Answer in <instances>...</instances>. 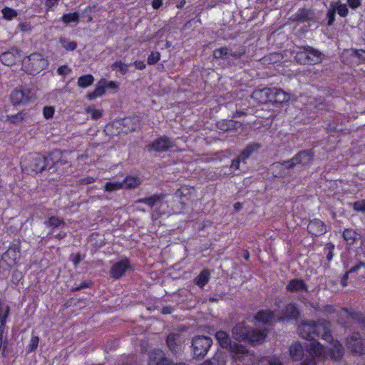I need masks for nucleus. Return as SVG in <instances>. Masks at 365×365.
<instances>
[{
	"label": "nucleus",
	"mask_w": 365,
	"mask_h": 365,
	"mask_svg": "<svg viewBox=\"0 0 365 365\" xmlns=\"http://www.w3.org/2000/svg\"><path fill=\"white\" fill-rule=\"evenodd\" d=\"M336 11L341 17H346L349 14V9L345 4H341L339 1L334 3Z\"/></svg>",
	"instance_id": "obj_43"
},
{
	"label": "nucleus",
	"mask_w": 365,
	"mask_h": 365,
	"mask_svg": "<svg viewBox=\"0 0 365 365\" xmlns=\"http://www.w3.org/2000/svg\"><path fill=\"white\" fill-rule=\"evenodd\" d=\"M178 335L177 334H169L166 338V344L170 350L177 353L179 350V344H178Z\"/></svg>",
	"instance_id": "obj_30"
},
{
	"label": "nucleus",
	"mask_w": 365,
	"mask_h": 365,
	"mask_svg": "<svg viewBox=\"0 0 365 365\" xmlns=\"http://www.w3.org/2000/svg\"><path fill=\"white\" fill-rule=\"evenodd\" d=\"M82 259L83 257L79 252L76 254H71L70 255V260L72 262L75 267H77Z\"/></svg>",
	"instance_id": "obj_59"
},
{
	"label": "nucleus",
	"mask_w": 365,
	"mask_h": 365,
	"mask_svg": "<svg viewBox=\"0 0 365 365\" xmlns=\"http://www.w3.org/2000/svg\"><path fill=\"white\" fill-rule=\"evenodd\" d=\"M346 345L348 349L355 355L365 354V339L358 332L354 333L346 339Z\"/></svg>",
	"instance_id": "obj_7"
},
{
	"label": "nucleus",
	"mask_w": 365,
	"mask_h": 365,
	"mask_svg": "<svg viewBox=\"0 0 365 365\" xmlns=\"http://www.w3.org/2000/svg\"><path fill=\"white\" fill-rule=\"evenodd\" d=\"M314 153L312 149L303 150L295 154L291 159L284 160L282 165L287 169H292L297 165L309 168L314 160Z\"/></svg>",
	"instance_id": "obj_3"
},
{
	"label": "nucleus",
	"mask_w": 365,
	"mask_h": 365,
	"mask_svg": "<svg viewBox=\"0 0 365 365\" xmlns=\"http://www.w3.org/2000/svg\"><path fill=\"white\" fill-rule=\"evenodd\" d=\"M160 59V53L158 51H152L148 57V64L155 65Z\"/></svg>",
	"instance_id": "obj_51"
},
{
	"label": "nucleus",
	"mask_w": 365,
	"mask_h": 365,
	"mask_svg": "<svg viewBox=\"0 0 365 365\" xmlns=\"http://www.w3.org/2000/svg\"><path fill=\"white\" fill-rule=\"evenodd\" d=\"M38 341H39L38 336H33L30 341V343L29 344V345L27 346V352L30 353V352L34 351L35 349H36L38 344Z\"/></svg>",
	"instance_id": "obj_54"
},
{
	"label": "nucleus",
	"mask_w": 365,
	"mask_h": 365,
	"mask_svg": "<svg viewBox=\"0 0 365 365\" xmlns=\"http://www.w3.org/2000/svg\"><path fill=\"white\" fill-rule=\"evenodd\" d=\"M365 268V262H359L356 265L353 266L350 268V269L348 271L350 274L351 273H357L358 271L361 269Z\"/></svg>",
	"instance_id": "obj_63"
},
{
	"label": "nucleus",
	"mask_w": 365,
	"mask_h": 365,
	"mask_svg": "<svg viewBox=\"0 0 365 365\" xmlns=\"http://www.w3.org/2000/svg\"><path fill=\"white\" fill-rule=\"evenodd\" d=\"M233 124L234 121L232 120H223L217 123V127L222 131H227L230 129Z\"/></svg>",
	"instance_id": "obj_49"
},
{
	"label": "nucleus",
	"mask_w": 365,
	"mask_h": 365,
	"mask_svg": "<svg viewBox=\"0 0 365 365\" xmlns=\"http://www.w3.org/2000/svg\"><path fill=\"white\" fill-rule=\"evenodd\" d=\"M122 182L123 183V188L125 189H134L140 185V178L133 175L126 176Z\"/></svg>",
	"instance_id": "obj_29"
},
{
	"label": "nucleus",
	"mask_w": 365,
	"mask_h": 365,
	"mask_svg": "<svg viewBox=\"0 0 365 365\" xmlns=\"http://www.w3.org/2000/svg\"><path fill=\"white\" fill-rule=\"evenodd\" d=\"M359 234L352 228H346L342 232V237L348 247H351L356 243L359 239Z\"/></svg>",
	"instance_id": "obj_23"
},
{
	"label": "nucleus",
	"mask_w": 365,
	"mask_h": 365,
	"mask_svg": "<svg viewBox=\"0 0 365 365\" xmlns=\"http://www.w3.org/2000/svg\"><path fill=\"white\" fill-rule=\"evenodd\" d=\"M353 209L357 212H365V200H362L354 202Z\"/></svg>",
	"instance_id": "obj_57"
},
{
	"label": "nucleus",
	"mask_w": 365,
	"mask_h": 365,
	"mask_svg": "<svg viewBox=\"0 0 365 365\" xmlns=\"http://www.w3.org/2000/svg\"><path fill=\"white\" fill-rule=\"evenodd\" d=\"M336 16V8L334 6V3L331 4V8H329L327 13V26H331L335 21Z\"/></svg>",
	"instance_id": "obj_46"
},
{
	"label": "nucleus",
	"mask_w": 365,
	"mask_h": 365,
	"mask_svg": "<svg viewBox=\"0 0 365 365\" xmlns=\"http://www.w3.org/2000/svg\"><path fill=\"white\" fill-rule=\"evenodd\" d=\"M7 119L11 123H16L19 121H21L23 120V115L21 112H19L17 114L15 115H7Z\"/></svg>",
	"instance_id": "obj_61"
},
{
	"label": "nucleus",
	"mask_w": 365,
	"mask_h": 365,
	"mask_svg": "<svg viewBox=\"0 0 365 365\" xmlns=\"http://www.w3.org/2000/svg\"><path fill=\"white\" fill-rule=\"evenodd\" d=\"M9 307L0 302V331L3 332L6 323V319L9 314Z\"/></svg>",
	"instance_id": "obj_28"
},
{
	"label": "nucleus",
	"mask_w": 365,
	"mask_h": 365,
	"mask_svg": "<svg viewBox=\"0 0 365 365\" xmlns=\"http://www.w3.org/2000/svg\"><path fill=\"white\" fill-rule=\"evenodd\" d=\"M334 245L331 242H328L325 245L324 248V252L327 254V260L328 262H331L334 257Z\"/></svg>",
	"instance_id": "obj_47"
},
{
	"label": "nucleus",
	"mask_w": 365,
	"mask_h": 365,
	"mask_svg": "<svg viewBox=\"0 0 365 365\" xmlns=\"http://www.w3.org/2000/svg\"><path fill=\"white\" fill-rule=\"evenodd\" d=\"M229 53L230 48L227 46L221 47L213 51V58L216 59H225Z\"/></svg>",
	"instance_id": "obj_42"
},
{
	"label": "nucleus",
	"mask_w": 365,
	"mask_h": 365,
	"mask_svg": "<svg viewBox=\"0 0 365 365\" xmlns=\"http://www.w3.org/2000/svg\"><path fill=\"white\" fill-rule=\"evenodd\" d=\"M307 231L312 236H322L327 232V226L321 220L314 218L309 221Z\"/></svg>",
	"instance_id": "obj_14"
},
{
	"label": "nucleus",
	"mask_w": 365,
	"mask_h": 365,
	"mask_svg": "<svg viewBox=\"0 0 365 365\" xmlns=\"http://www.w3.org/2000/svg\"><path fill=\"white\" fill-rule=\"evenodd\" d=\"M304 349L299 342L292 344L289 346V355L293 361H300L303 356Z\"/></svg>",
	"instance_id": "obj_26"
},
{
	"label": "nucleus",
	"mask_w": 365,
	"mask_h": 365,
	"mask_svg": "<svg viewBox=\"0 0 365 365\" xmlns=\"http://www.w3.org/2000/svg\"><path fill=\"white\" fill-rule=\"evenodd\" d=\"M251 327L247 325L245 322L236 324L232 330L234 338L239 341L245 342Z\"/></svg>",
	"instance_id": "obj_15"
},
{
	"label": "nucleus",
	"mask_w": 365,
	"mask_h": 365,
	"mask_svg": "<svg viewBox=\"0 0 365 365\" xmlns=\"http://www.w3.org/2000/svg\"><path fill=\"white\" fill-rule=\"evenodd\" d=\"M27 166L24 168L27 172L31 171L36 174L41 173L46 169H50L52 165L49 163V159L44 155L35 153L29 155Z\"/></svg>",
	"instance_id": "obj_5"
},
{
	"label": "nucleus",
	"mask_w": 365,
	"mask_h": 365,
	"mask_svg": "<svg viewBox=\"0 0 365 365\" xmlns=\"http://www.w3.org/2000/svg\"><path fill=\"white\" fill-rule=\"evenodd\" d=\"M23 279V272L19 269H15L13 271L11 276V282L13 284L18 286L20 284H23L21 280Z\"/></svg>",
	"instance_id": "obj_48"
},
{
	"label": "nucleus",
	"mask_w": 365,
	"mask_h": 365,
	"mask_svg": "<svg viewBox=\"0 0 365 365\" xmlns=\"http://www.w3.org/2000/svg\"><path fill=\"white\" fill-rule=\"evenodd\" d=\"M189 192V188L186 186L181 187L175 191V197L180 199L182 203H184L185 200H188L187 195Z\"/></svg>",
	"instance_id": "obj_45"
},
{
	"label": "nucleus",
	"mask_w": 365,
	"mask_h": 365,
	"mask_svg": "<svg viewBox=\"0 0 365 365\" xmlns=\"http://www.w3.org/2000/svg\"><path fill=\"white\" fill-rule=\"evenodd\" d=\"M301 365H317V361L314 356L307 357L301 364Z\"/></svg>",
	"instance_id": "obj_64"
},
{
	"label": "nucleus",
	"mask_w": 365,
	"mask_h": 365,
	"mask_svg": "<svg viewBox=\"0 0 365 365\" xmlns=\"http://www.w3.org/2000/svg\"><path fill=\"white\" fill-rule=\"evenodd\" d=\"M230 351L234 354H246L248 353V349L240 344L233 343L231 344V346L228 348Z\"/></svg>",
	"instance_id": "obj_39"
},
{
	"label": "nucleus",
	"mask_w": 365,
	"mask_h": 365,
	"mask_svg": "<svg viewBox=\"0 0 365 365\" xmlns=\"http://www.w3.org/2000/svg\"><path fill=\"white\" fill-rule=\"evenodd\" d=\"M286 290L291 293L307 292L308 286L302 279H292L289 280L286 286Z\"/></svg>",
	"instance_id": "obj_16"
},
{
	"label": "nucleus",
	"mask_w": 365,
	"mask_h": 365,
	"mask_svg": "<svg viewBox=\"0 0 365 365\" xmlns=\"http://www.w3.org/2000/svg\"><path fill=\"white\" fill-rule=\"evenodd\" d=\"M210 272L207 269H203L194 279V282L198 287L203 288L209 282Z\"/></svg>",
	"instance_id": "obj_27"
},
{
	"label": "nucleus",
	"mask_w": 365,
	"mask_h": 365,
	"mask_svg": "<svg viewBox=\"0 0 365 365\" xmlns=\"http://www.w3.org/2000/svg\"><path fill=\"white\" fill-rule=\"evenodd\" d=\"M268 335V330L259 329L255 328H251L247 336L246 343H248L252 346L262 344L266 339Z\"/></svg>",
	"instance_id": "obj_10"
},
{
	"label": "nucleus",
	"mask_w": 365,
	"mask_h": 365,
	"mask_svg": "<svg viewBox=\"0 0 365 365\" xmlns=\"http://www.w3.org/2000/svg\"><path fill=\"white\" fill-rule=\"evenodd\" d=\"M173 143L167 136H161L148 145L149 151L165 152L173 148Z\"/></svg>",
	"instance_id": "obj_11"
},
{
	"label": "nucleus",
	"mask_w": 365,
	"mask_h": 365,
	"mask_svg": "<svg viewBox=\"0 0 365 365\" xmlns=\"http://www.w3.org/2000/svg\"><path fill=\"white\" fill-rule=\"evenodd\" d=\"M94 82V77L91 74L81 76L78 78L77 85L80 88H86L91 86Z\"/></svg>",
	"instance_id": "obj_32"
},
{
	"label": "nucleus",
	"mask_w": 365,
	"mask_h": 365,
	"mask_svg": "<svg viewBox=\"0 0 365 365\" xmlns=\"http://www.w3.org/2000/svg\"><path fill=\"white\" fill-rule=\"evenodd\" d=\"M276 91L272 90L271 88H264L253 92L252 97L258 103L261 104H266L271 103V101H276V98H273L272 93Z\"/></svg>",
	"instance_id": "obj_12"
},
{
	"label": "nucleus",
	"mask_w": 365,
	"mask_h": 365,
	"mask_svg": "<svg viewBox=\"0 0 365 365\" xmlns=\"http://www.w3.org/2000/svg\"><path fill=\"white\" fill-rule=\"evenodd\" d=\"M275 93H272L273 98H276V101H271L272 103H282L287 100V96L285 93L279 88H272Z\"/></svg>",
	"instance_id": "obj_41"
},
{
	"label": "nucleus",
	"mask_w": 365,
	"mask_h": 365,
	"mask_svg": "<svg viewBox=\"0 0 365 365\" xmlns=\"http://www.w3.org/2000/svg\"><path fill=\"white\" fill-rule=\"evenodd\" d=\"M123 188V183L121 182H106L104 190L106 192H113Z\"/></svg>",
	"instance_id": "obj_44"
},
{
	"label": "nucleus",
	"mask_w": 365,
	"mask_h": 365,
	"mask_svg": "<svg viewBox=\"0 0 365 365\" xmlns=\"http://www.w3.org/2000/svg\"><path fill=\"white\" fill-rule=\"evenodd\" d=\"M260 145L258 143L249 144L246 148L240 152L237 156L242 163H247V160L250 158L252 154L259 150Z\"/></svg>",
	"instance_id": "obj_24"
},
{
	"label": "nucleus",
	"mask_w": 365,
	"mask_h": 365,
	"mask_svg": "<svg viewBox=\"0 0 365 365\" xmlns=\"http://www.w3.org/2000/svg\"><path fill=\"white\" fill-rule=\"evenodd\" d=\"M212 345V339L209 336H195L192 339V351L194 359H203Z\"/></svg>",
	"instance_id": "obj_4"
},
{
	"label": "nucleus",
	"mask_w": 365,
	"mask_h": 365,
	"mask_svg": "<svg viewBox=\"0 0 365 365\" xmlns=\"http://www.w3.org/2000/svg\"><path fill=\"white\" fill-rule=\"evenodd\" d=\"M164 194H154L148 197L140 198L137 200L138 203L145 204L150 208H153L155 205L160 204L165 198Z\"/></svg>",
	"instance_id": "obj_22"
},
{
	"label": "nucleus",
	"mask_w": 365,
	"mask_h": 365,
	"mask_svg": "<svg viewBox=\"0 0 365 365\" xmlns=\"http://www.w3.org/2000/svg\"><path fill=\"white\" fill-rule=\"evenodd\" d=\"M60 0H46L45 7L47 11H53V7L56 6Z\"/></svg>",
	"instance_id": "obj_62"
},
{
	"label": "nucleus",
	"mask_w": 365,
	"mask_h": 365,
	"mask_svg": "<svg viewBox=\"0 0 365 365\" xmlns=\"http://www.w3.org/2000/svg\"><path fill=\"white\" fill-rule=\"evenodd\" d=\"M353 56L359 58L360 63H365V51L363 49H354Z\"/></svg>",
	"instance_id": "obj_56"
},
{
	"label": "nucleus",
	"mask_w": 365,
	"mask_h": 365,
	"mask_svg": "<svg viewBox=\"0 0 365 365\" xmlns=\"http://www.w3.org/2000/svg\"><path fill=\"white\" fill-rule=\"evenodd\" d=\"M44 224L48 227L53 229L60 227L65 225V221L63 218H60L56 216H51L44 222Z\"/></svg>",
	"instance_id": "obj_33"
},
{
	"label": "nucleus",
	"mask_w": 365,
	"mask_h": 365,
	"mask_svg": "<svg viewBox=\"0 0 365 365\" xmlns=\"http://www.w3.org/2000/svg\"><path fill=\"white\" fill-rule=\"evenodd\" d=\"M311 342L306 346L307 351L310 356L315 357H322L324 356L325 350L324 346L315 339L311 340Z\"/></svg>",
	"instance_id": "obj_19"
},
{
	"label": "nucleus",
	"mask_w": 365,
	"mask_h": 365,
	"mask_svg": "<svg viewBox=\"0 0 365 365\" xmlns=\"http://www.w3.org/2000/svg\"><path fill=\"white\" fill-rule=\"evenodd\" d=\"M48 65L47 59L41 53H34L24 58V73L35 76L46 68Z\"/></svg>",
	"instance_id": "obj_2"
},
{
	"label": "nucleus",
	"mask_w": 365,
	"mask_h": 365,
	"mask_svg": "<svg viewBox=\"0 0 365 365\" xmlns=\"http://www.w3.org/2000/svg\"><path fill=\"white\" fill-rule=\"evenodd\" d=\"M119 88V84L114 81H108L106 78H101L96 83L94 90L86 94V99L92 101L97 98L103 96L106 90H111L116 92Z\"/></svg>",
	"instance_id": "obj_6"
},
{
	"label": "nucleus",
	"mask_w": 365,
	"mask_h": 365,
	"mask_svg": "<svg viewBox=\"0 0 365 365\" xmlns=\"http://www.w3.org/2000/svg\"><path fill=\"white\" fill-rule=\"evenodd\" d=\"M20 58L19 52L17 49L4 52L0 55V61L6 66H11L16 63L17 58Z\"/></svg>",
	"instance_id": "obj_21"
},
{
	"label": "nucleus",
	"mask_w": 365,
	"mask_h": 365,
	"mask_svg": "<svg viewBox=\"0 0 365 365\" xmlns=\"http://www.w3.org/2000/svg\"><path fill=\"white\" fill-rule=\"evenodd\" d=\"M294 58L297 63L306 65V61L307 59L306 57V46H302L298 48L295 53Z\"/></svg>",
	"instance_id": "obj_40"
},
{
	"label": "nucleus",
	"mask_w": 365,
	"mask_h": 365,
	"mask_svg": "<svg viewBox=\"0 0 365 365\" xmlns=\"http://www.w3.org/2000/svg\"><path fill=\"white\" fill-rule=\"evenodd\" d=\"M226 356L222 353H216L212 358V361L215 363V365H225Z\"/></svg>",
	"instance_id": "obj_50"
},
{
	"label": "nucleus",
	"mask_w": 365,
	"mask_h": 365,
	"mask_svg": "<svg viewBox=\"0 0 365 365\" xmlns=\"http://www.w3.org/2000/svg\"><path fill=\"white\" fill-rule=\"evenodd\" d=\"M255 321L263 324L269 325L274 321V312L272 310H259L255 315Z\"/></svg>",
	"instance_id": "obj_20"
},
{
	"label": "nucleus",
	"mask_w": 365,
	"mask_h": 365,
	"mask_svg": "<svg viewBox=\"0 0 365 365\" xmlns=\"http://www.w3.org/2000/svg\"><path fill=\"white\" fill-rule=\"evenodd\" d=\"M306 65H315L322 62V53L312 46H306Z\"/></svg>",
	"instance_id": "obj_18"
},
{
	"label": "nucleus",
	"mask_w": 365,
	"mask_h": 365,
	"mask_svg": "<svg viewBox=\"0 0 365 365\" xmlns=\"http://www.w3.org/2000/svg\"><path fill=\"white\" fill-rule=\"evenodd\" d=\"M2 14L6 19L11 20L16 16V11L11 8L6 7L2 9Z\"/></svg>",
	"instance_id": "obj_53"
},
{
	"label": "nucleus",
	"mask_w": 365,
	"mask_h": 365,
	"mask_svg": "<svg viewBox=\"0 0 365 365\" xmlns=\"http://www.w3.org/2000/svg\"><path fill=\"white\" fill-rule=\"evenodd\" d=\"M92 284L91 280L84 281L81 282L78 286L72 287L71 291L72 292H77L81 289L88 288Z\"/></svg>",
	"instance_id": "obj_58"
},
{
	"label": "nucleus",
	"mask_w": 365,
	"mask_h": 365,
	"mask_svg": "<svg viewBox=\"0 0 365 365\" xmlns=\"http://www.w3.org/2000/svg\"><path fill=\"white\" fill-rule=\"evenodd\" d=\"M132 267L130 265V259L125 257L115 263H114L110 269V275L112 278L118 279H120L126 271L130 270Z\"/></svg>",
	"instance_id": "obj_9"
},
{
	"label": "nucleus",
	"mask_w": 365,
	"mask_h": 365,
	"mask_svg": "<svg viewBox=\"0 0 365 365\" xmlns=\"http://www.w3.org/2000/svg\"><path fill=\"white\" fill-rule=\"evenodd\" d=\"M61 20L66 25L71 23H78L79 14L76 11L63 14L61 17Z\"/></svg>",
	"instance_id": "obj_35"
},
{
	"label": "nucleus",
	"mask_w": 365,
	"mask_h": 365,
	"mask_svg": "<svg viewBox=\"0 0 365 365\" xmlns=\"http://www.w3.org/2000/svg\"><path fill=\"white\" fill-rule=\"evenodd\" d=\"M59 43L62 48H63L67 51H73L76 49L77 43L74 41H70L68 38L61 36L59 38Z\"/></svg>",
	"instance_id": "obj_34"
},
{
	"label": "nucleus",
	"mask_w": 365,
	"mask_h": 365,
	"mask_svg": "<svg viewBox=\"0 0 365 365\" xmlns=\"http://www.w3.org/2000/svg\"><path fill=\"white\" fill-rule=\"evenodd\" d=\"M326 354L332 361L339 362L344 355V348L340 341L336 340L328 348Z\"/></svg>",
	"instance_id": "obj_13"
},
{
	"label": "nucleus",
	"mask_w": 365,
	"mask_h": 365,
	"mask_svg": "<svg viewBox=\"0 0 365 365\" xmlns=\"http://www.w3.org/2000/svg\"><path fill=\"white\" fill-rule=\"evenodd\" d=\"M55 112V109L53 106H45L43 108V115L46 119H50L53 118Z\"/></svg>",
	"instance_id": "obj_55"
},
{
	"label": "nucleus",
	"mask_w": 365,
	"mask_h": 365,
	"mask_svg": "<svg viewBox=\"0 0 365 365\" xmlns=\"http://www.w3.org/2000/svg\"><path fill=\"white\" fill-rule=\"evenodd\" d=\"M23 101V89L19 87L15 89L11 94V101L14 106L19 105Z\"/></svg>",
	"instance_id": "obj_38"
},
{
	"label": "nucleus",
	"mask_w": 365,
	"mask_h": 365,
	"mask_svg": "<svg viewBox=\"0 0 365 365\" xmlns=\"http://www.w3.org/2000/svg\"><path fill=\"white\" fill-rule=\"evenodd\" d=\"M313 11L310 9L300 8L293 14L291 19L297 23L309 22L312 20Z\"/></svg>",
	"instance_id": "obj_17"
},
{
	"label": "nucleus",
	"mask_w": 365,
	"mask_h": 365,
	"mask_svg": "<svg viewBox=\"0 0 365 365\" xmlns=\"http://www.w3.org/2000/svg\"><path fill=\"white\" fill-rule=\"evenodd\" d=\"M215 339L222 348L228 349L231 346V339L229 334L222 330L217 331L215 334Z\"/></svg>",
	"instance_id": "obj_25"
},
{
	"label": "nucleus",
	"mask_w": 365,
	"mask_h": 365,
	"mask_svg": "<svg viewBox=\"0 0 365 365\" xmlns=\"http://www.w3.org/2000/svg\"><path fill=\"white\" fill-rule=\"evenodd\" d=\"M299 336L311 341L319 337L328 342L334 341L331 332V322L324 319L305 320L298 327Z\"/></svg>",
	"instance_id": "obj_1"
},
{
	"label": "nucleus",
	"mask_w": 365,
	"mask_h": 365,
	"mask_svg": "<svg viewBox=\"0 0 365 365\" xmlns=\"http://www.w3.org/2000/svg\"><path fill=\"white\" fill-rule=\"evenodd\" d=\"M7 255L9 258L14 260V263L16 265L21 264V247L19 245L17 247H11L7 251Z\"/></svg>",
	"instance_id": "obj_31"
},
{
	"label": "nucleus",
	"mask_w": 365,
	"mask_h": 365,
	"mask_svg": "<svg viewBox=\"0 0 365 365\" xmlns=\"http://www.w3.org/2000/svg\"><path fill=\"white\" fill-rule=\"evenodd\" d=\"M301 312L297 304L288 303L282 310V316L278 318L279 322L298 321Z\"/></svg>",
	"instance_id": "obj_8"
},
{
	"label": "nucleus",
	"mask_w": 365,
	"mask_h": 365,
	"mask_svg": "<svg viewBox=\"0 0 365 365\" xmlns=\"http://www.w3.org/2000/svg\"><path fill=\"white\" fill-rule=\"evenodd\" d=\"M71 71V69L67 65H63L57 68L58 74L65 76Z\"/></svg>",
	"instance_id": "obj_60"
},
{
	"label": "nucleus",
	"mask_w": 365,
	"mask_h": 365,
	"mask_svg": "<svg viewBox=\"0 0 365 365\" xmlns=\"http://www.w3.org/2000/svg\"><path fill=\"white\" fill-rule=\"evenodd\" d=\"M86 113L91 114V118L92 120H98L103 115V111L101 110H98V109H96L94 108H91V107H89L86 109Z\"/></svg>",
	"instance_id": "obj_52"
},
{
	"label": "nucleus",
	"mask_w": 365,
	"mask_h": 365,
	"mask_svg": "<svg viewBox=\"0 0 365 365\" xmlns=\"http://www.w3.org/2000/svg\"><path fill=\"white\" fill-rule=\"evenodd\" d=\"M128 64L123 63L120 60H117L111 65V69L118 71L121 75L124 76L128 71Z\"/></svg>",
	"instance_id": "obj_37"
},
{
	"label": "nucleus",
	"mask_w": 365,
	"mask_h": 365,
	"mask_svg": "<svg viewBox=\"0 0 365 365\" xmlns=\"http://www.w3.org/2000/svg\"><path fill=\"white\" fill-rule=\"evenodd\" d=\"M342 310L354 320L363 322L365 319V314L360 312L349 308H343Z\"/></svg>",
	"instance_id": "obj_36"
}]
</instances>
